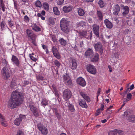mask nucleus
<instances>
[{
  "instance_id": "nucleus-1",
  "label": "nucleus",
  "mask_w": 135,
  "mask_h": 135,
  "mask_svg": "<svg viewBox=\"0 0 135 135\" xmlns=\"http://www.w3.org/2000/svg\"><path fill=\"white\" fill-rule=\"evenodd\" d=\"M23 101L22 94L17 91H13L11 94L10 99L8 101L7 106L9 108L13 109L21 104Z\"/></svg>"
},
{
  "instance_id": "nucleus-2",
  "label": "nucleus",
  "mask_w": 135,
  "mask_h": 135,
  "mask_svg": "<svg viewBox=\"0 0 135 135\" xmlns=\"http://www.w3.org/2000/svg\"><path fill=\"white\" fill-rule=\"evenodd\" d=\"M70 23V21H67L65 18H63L60 22V27L61 30L64 32L68 33L69 31V26Z\"/></svg>"
},
{
  "instance_id": "nucleus-3",
  "label": "nucleus",
  "mask_w": 135,
  "mask_h": 135,
  "mask_svg": "<svg viewBox=\"0 0 135 135\" xmlns=\"http://www.w3.org/2000/svg\"><path fill=\"white\" fill-rule=\"evenodd\" d=\"M9 69L6 67L3 68L1 71L3 78L7 80L10 77Z\"/></svg>"
},
{
  "instance_id": "nucleus-4",
  "label": "nucleus",
  "mask_w": 135,
  "mask_h": 135,
  "mask_svg": "<svg viewBox=\"0 0 135 135\" xmlns=\"http://www.w3.org/2000/svg\"><path fill=\"white\" fill-rule=\"evenodd\" d=\"M63 81L66 85H71L72 84V80L68 74H66L62 76Z\"/></svg>"
},
{
  "instance_id": "nucleus-5",
  "label": "nucleus",
  "mask_w": 135,
  "mask_h": 135,
  "mask_svg": "<svg viewBox=\"0 0 135 135\" xmlns=\"http://www.w3.org/2000/svg\"><path fill=\"white\" fill-rule=\"evenodd\" d=\"M86 69L90 73L94 75L97 72L95 67L93 65L88 64L86 66Z\"/></svg>"
},
{
  "instance_id": "nucleus-6",
  "label": "nucleus",
  "mask_w": 135,
  "mask_h": 135,
  "mask_svg": "<svg viewBox=\"0 0 135 135\" xmlns=\"http://www.w3.org/2000/svg\"><path fill=\"white\" fill-rule=\"evenodd\" d=\"M94 47L96 51H99L100 54H102L103 53V48L101 42H97L94 45Z\"/></svg>"
},
{
  "instance_id": "nucleus-7",
  "label": "nucleus",
  "mask_w": 135,
  "mask_h": 135,
  "mask_svg": "<svg viewBox=\"0 0 135 135\" xmlns=\"http://www.w3.org/2000/svg\"><path fill=\"white\" fill-rule=\"evenodd\" d=\"M37 126L39 130L41 132L42 134L46 135L48 133V131L46 128L41 125L40 124H38Z\"/></svg>"
},
{
  "instance_id": "nucleus-8",
  "label": "nucleus",
  "mask_w": 135,
  "mask_h": 135,
  "mask_svg": "<svg viewBox=\"0 0 135 135\" xmlns=\"http://www.w3.org/2000/svg\"><path fill=\"white\" fill-rule=\"evenodd\" d=\"M63 96L65 98L68 99L70 98L72 95V93L70 90L69 89H66L63 92Z\"/></svg>"
},
{
  "instance_id": "nucleus-9",
  "label": "nucleus",
  "mask_w": 135,
  "mask_h": 135,
  "mask_svg": "<svg viewBox=\"0 0 135 135\" xmlns=\"http://www.w3.org/2000/svg\"><path fill=\"white\" fill-rule=\"evenodd\" d=\"M93 32L97 37H99V26L96 24L93 25Z\"/></svg>"
},
{
  "instance_id": "nucleus-10",
  "label": "nucleus",
  "mask_w": 135,
  "mask_h": 135,
  "mask_svg": "<svg viewBox=\"0 0 135 135\" xmlns=\"http://www.w3.org/2000/svg\"><path fill=\"white\" fill-rule=\"evenodd\" d=\"M77 84L82 87L85 86L86 85V83L84 79L82 77L78 78L76 80Z\"/></svg>"
},
{
  "instance_id": "nucleus-11",
  "label": "nucleus",
  "mask_w": 135,
  "mask_h": 135,
  "mask_svg": "<svg viewBox=\"0 0 135 135\" xmlns=\"http://www.w3.org/2000/svg\"><path fill=\"white\" fill-rule=\"evenodd\" d=\"M29 106L30 110L32 112L34 115L35 116H37L38 115V112L37 108L34 106L31 103H30Z\"/></svg>"
},
{
  "instance_id": "nucleus-12",
  "label": "nucleus",
  "mask_w": 135,
  "mask_h": 135,
  "mask_svg": "<svg viewBox=\"0 0 135 135\" xmlns=\"http://www.w3.org/2000/svg\"><path fill=\"white\" fill-rule=\"evenodd\" d=\"M25 115L20 114L19 118H16L14 120V123L17 126H19L22 119H25Z\"/></svg>"
},
{
  "instance_id": "nucleus-13",
  "label": "nucleus",
  "mask_w": 135,
  "mask_h": 135,
  "mask_svg": "<svg viewBox=\"0 0 135 135\" xmlns=\"http://www.w3.org/2000/svg\"><path fill=\"white\" fill-rule=\"evenodd\" d=\"M11 61L13 62V64H15L18 67H19L20 61L18 58L16 56L14 55H12Z\"/></svg>"
},
{
  "instance_id": "nucleus-14",
  "label": "nucleus",
  "mask_w": 135,
  "mask_h": 135,
  "mask_svg": "<svg viewBox=\"0 0 135 135\" xmlns=\"http://www.w3.org/2000/svg\"><path fill=\"white\" fill-rule=\"evenodd\" d=\"M26 33L28 37L30 39L37 37V36L32 31L28 29H27L26 31Z\"/></svg>"
},
{
  "instance_id": "nucleus-15",
  "label": "nucleus",
  "mask_w": 135,
  "mask_h": 135,
  "mask_svg": "<svg viewBox=\"0 0 135 135\" xmlns=\"http://www.w3.org/2000/svg\"><path fill=\"white\" fill-rule=\"evenodd\" d=\"M85 55L87 57H91L93 55V52L92 49L89 48L85 54Z\"/></svg>"
},
{
  "instance_id": "nucleus-16",
  "label": "nucleus",
  "mask_w": 135,
  "mask_h": 135,
  "mask_svg": "<svg viewBox=\"0 0 135 135\" xmlns=\"http://www.w3.org/2000/svg\"><path fill=\"white\" fill-rule=\"evenodd\" d=\"M78 103L79 105L82 108H88V105L84 100L80 99Z\"/></svg>"
},
{
  "instance_id": "nucleus-17",
  "label": "nucleus",
  "mask_w": 135,
  "mask_h": 135,
  "mask_svg": "<svg viewBox=\"0 0 135 135\" xmlns=\"http://www.w3.org/2000/svg\"><path fill=\"white\" fill-rule=\"evenodd\" d=\"M120 9V8L119 5L118 4H117L115 5L114 6V8L113 9L114 12L113 13V14L115 16L118 15Z\"/></svg>"
},
{
  "instance_id": "nucleus-18",
  "label": "nucleus",
  "mask_w": 135,
  "mask_h": 135,
  "mask_svg": "<svg viewBox=\"0 0 135 135\" xmlns=\"http://www.w3.org/2000/svg\"><path fill=\"white\" fill-rule=\"evenodd\" d=\"M104 23L108 28L111 29L112 28L113 25L112 23L108 20L106 19L105 20Z\"/></svg>"
},
{
  "instance_id": "nucleus-19",
  "label": "nucleus",
  "mask_w": 135,
  "mask_h": 135,
  "mask_svg": "<svg viewBox=\"0 0 135 135\" xmlns=\"http://www.w3.org/2000/svg\"><path fill=\"white\" fill-rule=\"evenodd\" d=\"M52 49L54 55L57 59H59V54L57 49L54 46L52 47Z\"/></svg>"
},
{
  "instance_id": "nucleus-20",
  "label": "nucleus",
  "mask_w": 135,
  "mask_h": 135,
  "mask_svg": "<svg viewBox=\"0 0 135 135\" xmlns=\"http://www.w3.org/2000/svg\"><path fill=\"white\" fill-rule=\"evenodd\" d=\"M66 106H67L69 110L71 112H73L75 111L74 106L70 104L69 102H66L65 104Z\"/></svg>"
},
{
  "instance_id": "nucleus-21",
  "label": "nucleus",
  "mask_w": 135,
  "mask_h": 135,
  "mask_svg": "<svg viewBox=\"0 0 135 135\" xmlns=\"http://www.w3.org/2000/svg\"><path fill=\"white\" fill-rule=\"evenodd\" d=\"M72 9V8L71 6H64L63 8V10L65 13H67L71 11Z\"/></svg>"
},
{
  "instance_id": "nucleus-22",
  "label": "nucleus",
  "mask_w": 135,
  "mask_h": 135,
  "mask_svg": "<svg viewBox=\"0 0 135 135\" xmlns=\"http://www.w3.org/2000/svg\"><path fill=\"white\" fill-rule=\"evenodd\" d=\"M32 27L33 30L35 31L38 32L40 31L41 30V28L36 24L33 25L32 26Z\"/></svg>"
},
{
  "instance_id": "nucleus-23",
  "label": "nucleus",
  "mask_w": 135,
  "mask_h": 135,
  "mask_svg": "<svg viewBox=\"0 0 135 135\" xmlns=\"http://www.w3.org/2000/svg\"><path fill=\"white\" fill-rule=\"evenodd\" d=\"M127 120L129 122L134 123L135 122V115H129L127 118Z\"/></svg>"
},
{
  "instance_id": "nucleus-24",
  "label": "nucleus",
  "mask_w": 135,
  "mask_h": 135,
  "mask_svg": "<svg viewBox=\"0 0 135 135\" xmlns=\"http://www.w3.org/2000/svg\"><path fill=\"white\" fill-rule=\"evenodd\" d=\"M72 66L71 68L72 70H73L76 68L77 64L76 60L74 59H73L72 60Z\"/></svg>"
},
{
  "instance_id": "nucleus-25",
  "label": "nucleus",
  "mask_w": 135,
  "mask_h": 135,
  "mask_svg": "<svg viewBox=\"0 0 135 135\" xmlns=\"http://www.w3.org/2000/svg\"><path fill=\"white\" fill-rule=\"evenodd\" d=\"M97 14L99 20L100 21L102 20L103 17V15L102 12L100 11L97 10Z\"/></svg>"
},
{
  "instance_id": "nucleus-26",
  "label": "nucleus",
  "mask_w": 135,
  "mask_h": 135,
  "mask_svg": "<svg viewBox=\"0 0 135 135\" xmlns=\"http://www.w3.org/2000/svg\"><path fill=\"white\" fill-rule=\"evenodd\" d=\"M99 57V55L97 53H96L94 56L91 59V61L93 62H96L98 61Z\"/></svg>"
},
{
  "instance_id": "nucleus-27",
  "label": "nucleus",
  "mask_w": 135,
  "mask_h": 135,
  "mask_svg": "<svg viewBox=\"0 0 135 135\" xmlns=\"http://www.w3.org/2000/svg\"><path fill=\"white\" fill-rule=\"evenodd\" d=\"M124 11L123 12L122 14L124 16H125L128 13L129 8L128 6H126L124 7Z\"/></svg>"
},
{
  "instance_id": "nucleus-28",
  "label": "nucleus",
  "mask_w": 135,
  "mask_h": 135,
  "mask_svg": "<svg viewBox=\"0 0 135 135\" xmlns=\"http://www.w3.org/2000/svg\"><path fill=\"white\" fill-rule=\"evenodd\" d=\"M48 104V100L45 98L43 99L41 103V105L45 107Z\"/></svg>"
},
{
  "instance_id": "nucleus-29",
  "label": "nucleus",
  "mask_w": 135,
  "mask_h": 135,
  "mask_svg": "<svg viewBox=\"0 0 135 135\" xmlns=\"http://www.w3.org/2000/svg\"><path fill=\"white\" fill-rule=\"evenodd\" d=\"M29 55L30 58L33 61L36 62L37 61V59L36 57V56L33 53L32 54H30Z\"/></svg>"
},
{
  "instance_id": "nucleus-30",
  "label": "nucleus",
  "mask_w": 135,
  "mask_h": 135,
  "mask_svg": "<svg viewBox=\"0 0 135 135\" xmlns=\"http://www.w3.org/2000/svg\"><path fill=\"white\" fill-rule=\"evenodd\" d=\"M85 22L84 21H81L77 23L76 26L77 27H79L80 26L83 27L84 26H85Z\"/></svg>"
},
{
  "instance_id": "nucleus-31",
  "label": "nucleus",
  "mask_w": 135,
  "mask_h": 135,
  "mask_svg": "<svg viewBox=\"0 0 135 135\" xmlns=\"http://www.w3.org/2000/svg\"><path fill=\"white\" fill-rule=\"evenodd\" d=\"M53 10L54 14L56 15H59V11L58 8L56 7H54L53 8Z\"/></svg>"
},
{
  "instance_id": "nucleus-32",
  "label": "nucleus",
  "mask_w": 135,
  "mask_h": 135,
  "mask_svg": "<svg viewBox=\"0 0 135 135\" xmlns=\"http://www.w3.org/2000/svg\"><path fill=\"white\" fill-rule=\"evenodd\" d=\"M78 13L79 16H82L84 15V12L83 9L80 8L78 10Z\"/></svg>"
},
{
  "instance_id": "nucleus-33",
  "label": "nucleus",
  "mask_w": 135,
  "mask_h": 135,
  "mask_svg": "<svg viewBox=\"0 0 135 135\" xmlns=\"http://www.w3.org/2000/svg\"><path fill=\"white\" fill-rule=\"evenodd\" d=\"M79 34L80 36L84 37L87 35V33L86 31H83L81 32H79Z\"/></svg>"
},
{
  "instance_id": "nucleus-34",
  "label": "nucleus",
  "mask_w": 135,
  "mask_h": 135,
  "mask_svg": "<svg viewBox=\"0 0 135 135\" xmlns=\"http://www.w3.org/2000/svg\"><path fill=\"white\" fill-rule=\"evenodd\" d=\"M60 43L61 45L65 46L66 44V40L62 38L60 40Z\"/></svg>"
},
{
  "instance_id": "nucleus-35",
  "label": "nucleus",
  "mask_w": 135,
  "mask_h": 135,
  "mask_svg": "<svg viewBox=\"0 0 135 135\" xmlns=\"http://www.w3.org/2000/svg\"><path fill=\"white\" fill-rule=\"evenodd\" d=\"M35 4L37 7H41L42 6L41 3L39 0H37L35 1Z\"/></svg>"
},
{
  "instance_id": "nucleus-36",
  "label": "nucleus",
  "mask_w": 135,
  "mask_h": 135,
  "mask_svg": "<svg viewBox=\"0 0 135 135\" xmlns=\"http://www.w3.org/2000/svg\"><path fill=\"white\" fill-rule=\"evenodd\" d=\"M113 133L114 135H115V133L116 134H118V135H119V134L121 133L122 132V131L121 130H118L115 129L114 130V132H112Z\"/></svg>"
},
{
  "instance_id": "nucleus-37",
  "label": "nucleus",
  "mask_w": 135,
  "mask_h": 135,
  "mask_svg": "<svg viewBox=\"0 0 135 135\" xmlns=\"http://www.w3.org/2000/svg\"><path fill=\"white\" fill-rule=\"evenodd\" d=\"M98 4L101 8H103L105 4L102 0H100L99 1Z\"/></svg>"
},
{
  "instance_id": "nucleus-38",
  "label": "nucleus",
  "mask_w": 135,
  "mask_h": 135,
  "mask_svg": "<svg viewBox=\"0 0 135 135\" xmlns=\"http://www.w3.org/2000/svg\"><path fill=\"white\" fill-rule=\"evenodd\" d=\"M43 7L44 9L47 11L49 10V4L47 3H45L43 4Z\"/></svg>"
},
{
  "instance_id": "nucleus-39",
  "label": "nucleus",
  "mask_w": 135,
  "mask_h": 135,
  "mask_svg": "<svg viewBox=\"0 0 135 135\" xmlns=\"http://www.w3.org/2000/svg\"><path fill=\"white\" fill-rule=\"evenodd\" d=\"M52 87L53 88V89L54 90L55 94L56 95H57L58 96V97L59 98V94H58V93L57 92V91L56 89V88L55 86L54 85H52Z\"/></svg>"
},
{
  "instance_id": "nucleus-40",
  "label": "nucleus",
  "mask_w": 135,
  "mask_h": 135,
  "mask_svg": "<svg viewBox=\"0 0 135 135\" xmlns=\"http://www.w3.org/2000/svg\"><path fill=\"white\" fill-rule=\"evenodd\" d=\"M52 87L53 88V89L54 90L55 94L56 95H57L58 96V97L59 98V94H58V93L57 92V91L56 89V88L55 86L54 85H52Z\"/></svg>"
},
{
  "instance_id": "nucleus-41",
  "label": "nucleus",
  "mask_w": 135,
  "mask_h": 135,
  "mask_svg": "<svg viewBox=\"0 0 135 135\" xmlns=\"http://www.w3.org/2000/svg\"><path fill=\"white\" fill-rule=\"evenodd\" d=\"M1 125L5 127H7L8 126L7 123L6 121L4 120H1Z\"/></svg>"
},
{
  "instance_id": "nucleus-42",
  "label": "nucleus",
  "mask_w": 135,
  "mask_h": 135,
  "mask_svg": "<svg viewBox=\"0 0 135 135\" xmlns=\"http://www.w3.org/2000/svg\"><path fill=\"white\" fill-rule=\"evenodd\" d=\"M53 112L55 113L58 119L59 118V115L58 113H57V109L55 108H54L53 109Z\"/></svg>"
},
{
  "instance_id": "nucleus-43",
  "label": "nucleus",
  "mask_w": 135,
  "mask_h": 135,
  "mask_svg": "<svg viewBox=\"0 0 135 135\" xmlns=\"http://www.w3.org/2000/svg\"><path fill=\"white\" fill-rule=\"evenodd\" d=\"M36 37H36L35 38H32L30 39L32 41V43L34 45H36Z\"/></svg>"
},
{
  "instance_id": "nucleus-44",
  "label": "nucleus",
  "mask_w": 135,
  "mask_h": 135,
  "mask_svg": "<svg viewBox=\"0 0 135 135\" xmlns=\"http://www.w3.org/2000/svg\"><path fill=\"white\" fill-rule=\"evenodd\" d=\"M24 21L26 22H28L30 21V18L27 15H26L24 16Z\"/></svg>"
},
{
  "instance_id": "nucleus-45",
  "label": "nucleus",
  "mask_w": 135,
  "mask_h": 135,
  "mask_svg": "<svg viewBox=\"0 0 135 135\" xmlns=\"http://www.w3.org/2000/svg\"><path fill=\"white\" fill-rule=\"evenodd\" d=\"M117 60H118L114 56H113L111 59V61L113 63H115L117 62Z\"/></svg>"
},
{
  "instance_id": "nucleus-46",
  "label": "nucleus",
  "mask_w": 135,
  "mask_h": 135,
  "mask_svg": "<svg viewBox=\"0 0 135 135\" xmlns=\"http://www.w3.org/2000/svg\"><path fill=\"white\" fill-rule=\"evenodd\" d=\"M2 62L5 66H7L8 65V62L5 59H3Z\"/></svg>"
},
{
  "instance_id": "nucleus-47",
  "label": "nucleus",
  "mask_w": 135,
  "mask_h": 135,
  "mask_svg": "<svg viewBox=\"0 0 135 135\" xmlns=\"http://www.w3.org/2000/svg\"><path fill=\"white\" fill-rule=\"evenodd\" d=\"M118 46L119 45L118 44V43L115 42L113 44V49H114L115 48H117Z\"/></svg>"
},
{
  "instance_id": "nucleus-48",
  "label": "nucleus",
  "mask_w": 135,
  "mask_h": 135,
  "mask_svg": "<svg viewBox=\"0 0 135 135\" xmlns=\"http://www.w3.org/2000/svg\"><path fill=\"white\" fill-rule=\"evenodd\" d=\"M16 135H24V133L21 131H19L17 132Z\"/></svg>"
},
{
  "instance_id": "nucleus-49",
  "label": "nucleus",
  "mask_w": 135,
  "mask_h": 135,
  "mask_svg": "<svg viewBox=\"0 0 135 135\" xmlns=\"http://www.w3.org/2000/svg\"><path fill=\"white\" fill-rule=\"evenodd\" d=\"M84 98L86 100L87 102H89L90 101V99L89 97L86 95Z\"/></svg>"
},
{
  "instance_id": "nucleus-50",
  "label": "nucleus",
  "mask_w": 135,
  "mask_h": 135,
  "mask_svg": "<svg viewBox=\"0 0 135 135\" xmlns=\"http://www.w3.org/2000/svg\"><path fill=\"white\" fill-rule=\"evenodd\" d=\"M124 116H126L127 117V118H128L129 115H130L128 113V111L125 112L124 113Z\"/></svg>"
},
{
  "instance_id": "nucleus-51",
  "label": "nucleus",
  "mask_w": 135,
  "mask_h": 135,
  "mask_svg": "<svg viewBox=\"0 0 135 135\" xmlns=\"http://www.w3.org/2000/svg\"><path fill=\"white\" fill-rule=\"evenodd\" d=\"M132 95L131 93H128L127 94V98L129 99V100L131 99Z\"/></svg>"
},
{
  "instance_id": "nucleus-52",
  "label": "nucleus",
  "mask_w": 135,
  "mask_h": 135,
  "mask_svg": "<svg viewBox=\"0 0 135 135\" xmlns=\"http://www.w3.org/2000/svg\"><path fill=\"white\" fill-rule=\"evenodd\" d=\"M0 7L1 8L3 12L5 11L6 7L5 4L1 6Z\"/></svg>"
},
{
  "instance_id": "nucleus-53",
  "label": "nucleus",
  "mask_w": 135,
  "mask_h": 135,
  "mask_svg": "<svg viewBox=\"0 0 135 135\" xmlns=\"http://www.w3.org/2000/svg\"><path fill=\"white\" fill-rule=\"evenodd\" d=\"M119 54L118 53H116L114 54V55L113 56L115 57L118 60V59L119 58Z\"/></svg>"
},
{
  "instance_id": "nucleus-54",
  "label": "nucleus",
  "mask_w": 135,
  "mask_h": 135,
  "mask_svg": "<svg viewBox=\"0 0 135 135\" xmlns=\"http://www.w3.org/2000/svg\"><path fill=\"white\" fill-rule=\"evenodd\" d=\"M101 110L100 109H98L97 110L96 113L95 115L96 116L98 115H99V113H100V111Z\"/></svg>"
},
{
  "instance_id": "nucleus-55",
  "label": "nucleus",
  "mask_w": 135,
  "mask_h": 135,
  "mask_svg": "<svg viewBox=\"0 0 135 135\" xmlns=\"http://www.w3.org/2000/svg\"><path fill=\"white\" fill-rule=\"evenodd\" d=\"M5 22L2 21L1 22V27L2 28H4L5 26Z\"/></svg>"
},
{
  "instance_id": "nucleus-56",
  "label": "nucleus",
  "mask_w": 135,
  "mask_h": 135,
  "mask_svg": "<svg viewBox=\"0 0 135 135\" xmlns=\"http://www.w3.org/2000/svg\"><path fill=\"white\" fill-rule=\"evenodd\" d=\"M48 23L49 25H50V24L53 25L54 24V23L53 20H49V22Z\"/></svg>"
},
{
  "instance_id": "nucleus-57",
  "label": "nucleus",
  "mask_w": 135,
  "mask_h": 135,
  "mask_svg": "<svg viewBox=\"0 0 135 135\" xmlns=\"http://www.w3.org/2000/svg\"><path fill=\"white\" fill-rule=\"evenodd\" d=\"M101 91V89L100 88H99L98 89V90L97 92V100L98 99V96L100 94V93Z\"/></svg>"
},
{
  "instance_id": "nucleus-58",
  "label": "nucleus",
  "mask_w": 135,
  "mask_h": 135,
  "mask_svg": "<svg viewBox=\"0 0 135 135\" xmlns=\"http://www.w3.org/2000/svg\"><path fill=\"white\" fill-rule=\"evenodd\" d=\"M55 64L58 67H59V62L57 61L56 60L54 62Z\"/></svg>"
},
{
  "instance_id": "nucleus-59",
  "label": "nucleus",
  "mask_w": 135,
  "mask_h": 135,
  "mask_svg": "<svg viewBox=\"0 0 135 135\" xmlns=\"http://www.w3.org/2000/svg\"><path fill=\"white\" fill-rule=\"evenodd\" d=\"M123 99V103H124L125 104L126 102L129 100L127 98H124Z\"/></svg>"
},
{
  "instance_id": "nucleus-60",
  "label": "nucleus",
  "mask_w": 135,
  "mask_h": 135,
  "mask_svg": "<svg viewBox=\"0 0 135 135\" xmlns=\"http://www.w3.org/2000/svg\"><path fill=\"white\" fill-rule=\"evenodd\" d=\"M8 25L9 26L11 27L13 26V24L11 21H9L8 22Z\"/></svg>"
},
{
  "instance_id": "nucleus-61",
  "label": "nucleus",
  "mask_w": 135,
  "mask_h": 135,
  "mask_svg": "<svg viewBox=\"0 0 135 135\" xmlns=\"http://www.w3.org/2000/svg\"><path fill=\"white\" fill-rule=\"evenodd\" d=\"M14 4L15 7L16 9H17L18 7L17 2L16 1H14Z\"/></svg>"
},
{
  "instance_id": "nucleus-62",
  "label": "nucleus",
  "mask_w": 135,
  "mask_h": 135,
  "mask_svg": "<svg viewBox=\"0 0 135 135\" xmlns=\"http://www.w3.org/2000/svg\"><path fill=\"white\" fill-rule=\"evenodd\" d=\"M92 32L91 31L89 33V36L88 37H90V40L91 39V37H92Z\"/></svg>"
},
{
  "instance_id": "nucleus-63",
  "label": "nucleus",
  "mask_w": 135,
  "mask_h": 135,
  "mask_svg": "<svg viewBox=\"0 0 135 135\" xmlns=\"http://www.w3.org/2000/svg\"><path fill=\"white\" fill-rule=\"evenodd\" d=\"M80 95L82 96V97L84 98L86 96V95L82 92L80 93Z\"/></svg>"
},
{
  "instance_id": "nucleus-64",
  "label": "nucleus",
  "mask_w": 135,
  "mask_h": 135,
  "mask_svg": "<svg viewBox=\"0 0 135 135\" xmlns=\"http://www.w3.org/2000/svg\"><path fill=\"white\" fill-rule=\"evenodd\" d=\"M88 21L89 23H91L93 22L92 19L91 18H89Z\"/></svg>"
}]
</instances>
